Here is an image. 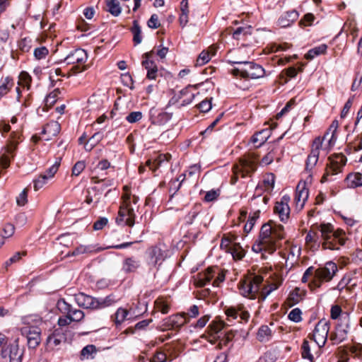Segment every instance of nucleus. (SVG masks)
Returning <instances> with one entry per match:
<instances>
[{"instance_id": "f257e3e1", "label": "nucleus", "mask_w": 362, "mask_h": 362, "mask_svg": "<svg viewBox=\"0 0 362 362\" xmlns=\"http://www.w3.org/2000/svg\"><path fill=\"white\" fill-rule=\"evenodd\" d=\"M337 272V266L333 262H328L325 267L315 269L313 267H308L304 272L301 281L306 283L309 278L312 281L308 286L311 290L320 288L324 281H330Z\"/></svg>"}, {"instance_id": "f03ea898", "label": "nucleus", "mask_w": 362, "mask_h": 362, "mask_svg": "<svg viewBox=\"0 0 362 362\" xmlns=\"http://www.w3.org/2000/svg\"><path fill=\"white\" fill-rule=\"evenodd\" d=\"M323 240L322 244L324 250H339V246L344 245L347 240L345 232L340 228L334 230L331 223H320L317 226Z\"/></svg>"}, {"instance_id": "7ed1b4c3", "label": "nucleus", "mask_w": 362, "mask_h": 362, "mask_svg": "<svg viewBox=\"0 0 362 362\" xmlns=\"http://www.w3.org/2000/svg\"><path fill=\"white\" fill-rule=\"evenodd\" d=\"M334 139V134L329 136V133L327 132L322 137H316L311 145V151L306 160V170H312L317 164L320 153L326 155Z\"/></svg>"}, {"instance_id": "20e7f679", "label": "nucleus", "mask_w": 362, "mask_h": 362, "mask_svg": "<svg viewBox=\"0 0 362 362\" xmlns=\"http://www.w3.org/2000/svg\"><path fill=\"white\" fill-rule=\"evenodd\" d=\"M272 221H269L262 225L259 238L263 242L269 243L270 251L274 252L276 250V242L284 238V228L281 225H272Z\"/></svg>"}, {"instance_id": "39448f33", "label": "nucleus", "mask_w": 362, "mask_h": 362, "mask_svg": "<svg viewBox=\"0 0 362 362\" xmlns=\"http://www.w3.org/2000/svg\"><path fill=\"white\" fill-rule=\"evenodd\" d=\"M233 64H238L240 66L233 69L234 76H240L243 78L257 79L264 76V69L259 64L247 61H230Z\"/></svg>"}, {"instance_id": "423d86ee", "label": "nucleus", "mask_w": 362, "mask_h": 362, "mask_svg": "<svg viewBox=\"0 0 362 362\" xmlns=\"http://www.w3.org/2000/svg\"><path fill=\"white\" fill-rule=\"evenodd\" d=\"M257 162V158L255 155L240 158L239 163L233 166V175L230 179V184L235 185L238 182L239 174L242 177H245L253 173L256 170Z\"/></svg>"}, {"instance_id": "0eeeda50", "label": "nucleus", "mask_w": 362, "mask_h": 362, "mask_svg": "<svg viewBox=\"0 0 362 362\" xmlns=\"http://www.w3.org/2000/svg\"><path fill=\"white\" fill-rule=\"evenodd\" d=\"M123 202L120 205L116 223L118 225L132 227L135 223L136 214L134 209L131 206V197L128 194L122 196Z\"/></svg>"}, {"instance_id": "6e6552de", "label": "nucleus", "mask_w": 362, "mask_h": 362, "mask_svg": "<svg viewBox=\"0 0 362 362\" xmlns=\"http://www.w3.org/2000/svg\"><path fill=\"white\" fill-rule=\"evenodd\" d=\"M329 163L327 165L326 171L322 177V182H328L334 180L332 177L337 175L341 172L345 165L346 158L344 155H337L334 158H329Z\"/></svg>"}, {"instance_id": "1a4fd4ad", "label": "nucleus", "mask_w": 362, "mask_h": 362, "mask_svg": "<svg viewBox=\"0 0 362 362\" xmlns=\"http://www.w3.org/2000/svg\"><path fill=\"white\" fill-rule=\"evenodd\" d=\"M87 59L88 55L84 49L79 48L74 49L68 54L64 60L68 64H78V65H75L71 68V71H73L74 74H77L82 72L87 69L86 66H81L80 65L85 63L87 61Z\"/></svg>"}, {"instance_id": "9d476101", "label": "nucleus", "mask_w": 362, "mask_h": 362, "mask_svg": "<svg viewBox=\"0 0 362 362\" xmlns=\"http://www.w3.org/2000/svg\"><path fill=\"white\" fill-rule=\"evenodd\" d=\"M23 337L27 339L29 349H35L41 342V329L36 326H25L21 329Z\"/></svg>"}, {"instance_id": "9b49d317", "label": "nucleus", "mask_w": 362, "mask_h": 362, "mask_svg": "<svg viewBox=\"0 0 362 362\" xmlns=\"http://www.w3.org/2000/svg\"><path fill=\"white\" fill-rule=\"evenodd\" d=\"M20 136L17 132H12L11 138L4 148V153L0 157V164L3 168H7L10 165L11 158L13 156V152L18 144V139Z\"/></svg>"}, {"instance_id": "f8f14e48", "label": "nucleus", "mask_w": 362, "mask_h": 362, "mask_svg": "<svg viewBox=\"0 0 362 362\" xmlns=\"http://www.w3.org/2000/svg\"><path fill=\"white\" fill-rule=\"evenodd\" d=\"M329 325L325 320H320L315 325L312 339L318 345L319 347H323L327 341Z\"/></svg>"}, {"instance_id": "ddd939ff", "label": "nucleus", "mask_w": 362, "mask_h": 362, "mask_svg": "<svg viewBox=\"0 0 362 362\" xmlns=\"http://www.w3.org/2000/svg\"><path fill=\"white\" fill-rule=\"evenodd\" d=\"M146 253L149 259V264L153 266L160 264L167 256L164 246L161 244L151 246L147 250Z\"/></svg>"}, {"instance_id": "4468645a", "label": "nucleus", "mask_w": 362, "mask_h": 362, "mask_svg": "<svg viewBox=\"0 0 362 362\" xmlns=\"http://www.w3.org/2000/svg\"><path fill=\"white\" fill-rule=\"evenodd\" d=\"M59 309L65 315H68L72 322H80L84 318V313L66 303L64 299L58 302Z\"/></svg>"}, {"instance_id": "2eb2a0df", "label": "nucleus", "mask_w": 362, "mask_h": 362, "mask_svg": "<svg viewBox=\"0 0 362 362\" xmlns=\"http://www.w3.org/2000/svg\"><path fill=\"white\" fill-rule=\"evenodd\" d=\"M290 201V197L288 195H284L281 197L279 202H276L274 211L279 216L281 221L286 223L289 218L290 215V207L288 202Z\"/></svg>"}, {"instance_id": "dca6fc26", "label": "nucleus", "mask_w": 362, "mask_h": 362, "mask_svg": "<svg viewBox=\"0 0 362 362\" xmlns=\"http://www.w3.org/2000/svg\"><path fill=\"white\" fill-rule=\"evenodd\" d=\"M340 322L336 326V332L334 335L331 336V339L338 340L339 342H341L346 339L348 329L349 328V317L348 315L343 317L339 319Z\"/></svg>"}, {"instance_id": "f3484780", "label": "nucleus", "mask_w": 362, "mask_h": 362, "mask_svg": "<svg viewBox=\"0 0 362 362\" xmlns=\"http://www.w3.org/2000/svg\"><path fill=\"white\" fill-rule=\"evenodd\" d=\"M152 52L143 54L142 66L147 71L146 78L149 80H155L158 76V69L156 63L151 60Z\"/></svg>"}, {"instance_id": "a211bd4d", "label": "nucleus", "mask_w": 362, "mask_h": 362, "mask_svg": "<svg viewBox=\"0 0 362 362\" xmlns=\"http://www.w3.org/2000/svg\"><path fill=\"white\" fill-rule=\"evenodd\" d=\"M8 356L10 362H22L23 349H20L18 339L2 351V356Z\"/></svg>"}, {"instance_id": "6ab92c4d", "label": "nucleus", "mask_w": 362, "mask_h": 362, "mask_svg": "<svg viewBox=\"0 0 362 362\" xmlns=\"http://www.w3.org/2000/svg\"><path fill=\"white\" fill-rule=\"evenodd\" d=\"M75 301L79 307L86 309H98V298L79 293L75 295Z\"/></svg>"}, {"instance_id": "aec40b11", "label": "nucleus", "mask_w": 362, "mask_h": 362, "mask_svg": "<svg viewBox=\"0 0 362 362\" xmlns=\"http://www.w3.org/2000/svg\"><path fill=\"white\" fill-rule=\"evenodd\" d=\"M308 189L305 187V182H299L296 187L294 201L298 210H301L308 198Z\"/></svg>"}, {"instance_id": "412c9836", "label": "nucleus", "mask_w": 362, "mask_h": 362, "mask_svg": "<svg viewBox=\"0 0 362 362\" xmlns=\"http://www.w3.org/2000/svg\"><path fill=\"white\" fill-rule=\"evenodd\" d=\"M216 269L209 267L206 271L199 272L194 277V284L197 287H204L215 277Z\"/></svg>"}, {"instance_id": "4be33fe9", "label": "nucleus", "mask_w": 362, "mask_h": 362, "mask_svg": "<svg viewBox=\"0 0 362 362\" xmlns=\"http://www.w3.org/2000/svg\"><path fill=\"white\" fill-rule=\"evenodd\" d=\"M225 313L227 315L228 320L230 318L237 319L240 318L241 320L247 322L250 318V314L247 311L243 310V306L240 305L238 308L235 307L226 308Z\"/></svg>"}, {"instance_id": "5701e85b", "label": "nucleus", "mask_w": 362, "mask_h": 362, "mask_svg": "<svg viewBox=\"0 0 362 362\" xmlns=\"http://www.w3.org/2000/svg\"><path fill=\"white\" fill-rule=\"evenodd\" d=\"M66 341V336L62 328H57L54 330L47 339V344L54 348L59 345L62 341Z\"/></svg>"}, {"instance_id": "b1692460", "label": "nucleus", "mask_w": 362, "mask_h": 362, "mask_svg": "<svg viewBox=\"0 0 362 362\" xmlns=\"http://www.w3.org/2000/svg\"><path fill=\"white\" fill-rule=\"evenodd\" d=\"M270 136L271 129L266 128L256 132L251 137V142L255 145V148H259L268 140Z\"/></svg>"}, {"instance_id": "393cba45", "label": "nucleus", "mask_w": 362, "mask_h": 362, "mask_svg": "<svg viewBox=\"0 0 362 362\" xmlns=\"http://www.w3.org/2000/svg\"><path fill=\"white\" fill-rule=\"evenodd\" d=\"M141 266L139 259L136 257H130L124 259L122 270L124 273L135 272Z\"/></svg>"}, {"instance_id": "a878e982", "label": "nucleus", "mask_w": 362, "mask_h": 362, "mask_svg": "<svg viewBox=\"0 0 362 362\" xmlns=\"http://www.w3.org/2000/svg\"><path fill=\"white\" fill-rule=\"evenodd\" d=\"M168 322L173 329H180L189 322V318L187 317L186 313H182L170 316Z\"/></svg>"}, {"instance_id": "bb28decb", "label": "nucleus", "mask_w": 362, "mask_h": 362, "mask_svg": "<svg viewBox=\"0 0 362 362\" xmlns=\"http://www.w3.org/2000/svg\"><path fill=\"white\" fill-rule=\"evenodd\" d=\"M263 281V277L259 275L254 276L249 279L250 285L247 293H251V299H255L259 292L260 286Z\"/></svg>"}, {"instance_id": "cd10ccee", "label": "nucleus", "mask_w": 362, "mask_h": 362, "mask_svg": "<svg viewBox=\"0 0 362 362\" xmlns=\"http://www.w3.org/2000/svg\"><path fill=\"white\" fill-rule=\"evenodd\" d=\"M61 130V126L58 122L51 121L47 123L42 131V134H47L46 140H50L52 136H57Z\"/></svg>"}, {"instance_id": "c85d7f7f", "label": "nucleus", "mask_w": 362, "mask_h": 362, "mask_svg": "<svg viewBox=\"0 0 362 362\" xmlns=\"http://www.w3.org/2000/svg\"><path fill=\"white\" fill-rule=\"evenodd\" d=\"M298 17V13L296 10H292L286 13L284 16H281L279 19V24L281 27L289 26Z\"/></svg>"}, {"instance_id": "c756f323", "label": "nucleus", "mask_w": 362, "mask_h": 362, "mask_svg": "<svg viewBox=\"0 0 362 362\" xmlns=\"http://www.w3.org/2000/svg\"><path fill=\"white\" fill-rule=\"evenodd\" d=\"M171 158V155L169 153L166 154H160L158 156V157L155 159L153 162H152L151 160H148L146 161V166L149 167V168L152 170H156L158 167L161 166V165L164 162H168Z\"/></svg>"}, {"instance_id": "7c9ffc66", "label": "nucleus", "mask_w": 362, "mask_h": 362, "mask_svg": "<svg viewBox=\"0 0 362 362\" xmlns=\"http://www.w3.org/2000/svg\"><path fill=\"white\" fill-rule=\"evenodd\" d=\"M348 187L355 188L362 185V173H351L345 179Z\"/></svg>"}, {"instance_id": "2f4dec72", "label": "nucleus", "mask_w": 362, "mask_h": 362, "mask_svg": "<svg viewBox=\"0 0 362 362\" xmlns=\"http://www.w3.org/2000/svg\"><path fill=\"white\" fill-rule=\"evenodd\" d=\"M327 46L325 44H322L319 46L315 47L308 52V53L305 54V58L307 59H313L318 55L325 54L327 51Z\"/></svg>"}, {"instance_id": "473e14b6", "label": "nucleus", "mask_w": 362, "mask_h": 362, "mask_svg": "<svg viewBox=\"0 0 362 362\" xmlns=\"http://www.w3.org/2000/svg\"><path fill=\"white\" fill-rule=\"evenodd\" d=\"M272 337V330L267 325H262L257 332V339L261 342L268 341Z\"/></svg>"}, {"instance_id": "72a5a7b5", "label": "nucleus", "mask_w": 362, "mask_h": 362, "mask_svg": "<svg viewBox=\"0 0 362 362\" xmlns=\"http://www.w3.org/2000/svg\"><path fill=\"white\" fill-rule=\"evenodd\" d=\"M131 32L133 34V42L135 45H139L142 41L141 29L139 24L138 21H133V26L131 28Z\"/></svg>"}, {"instance_id": "f704fd0d", "label": "nucleus", "mask_w": 362, "mask_h": 362, "mask_svg": "<svg viewBox=\"0 0 362 362\" xmlns=\"http://www.w3.org/2000/svg\"><path fill=\"white\" fill-rule=\"evenodd\" d=\"M106 6L107 11L112 16H118L121 13L122 8L118 0H106Z\"/></svg>"}, {"instance_id": "c9c22d12", "label": "nucleus", "mask_w": 362, "mask_h": 362, "mask_svg": "<svg viewBox=\"0 0 362 362\" xmlns=\"http://www.w3.org/2000/svg\"><path fill=\"white\" fill-rule=\"evenodd\" d=\"M128 314L129 311L127 309L119 308L112 316V319L117 325H121L127 319Z\"/></svg>"}, {"instance_id": "e433bc0d", "label": "nucleus", "mask_w": 362, "mask_h": 362, "mask_svg": "<svg viewBox=\"0 0 362 362\" xmlns=\"http://www.w3.org/2000/svg\"><path fill=\"white\" fill-rule=\"evenodd\" d=\"M156 308L163 314H167L170 308V303L163 297L158 298L155 301Z\"/></svg>"}, {"instance_id": "4c0bfd02", "label": "nucleus", "mask_w": 362, "mask_h": 362, "mask_svg": "<svg viewBox=\"0 0 362 362\" xmlns=\"http://www.w3.org/2000/svg\"><path fill=\"white\" fill-rule=\"evenodd\" d=\"M252 250L257 253L262 251L268 252L269 254H272L274 252L270 251V245L267 243H264L262 240H259L253 245Z\"/></svg>"}, {"instance_id": "58836bf2", "label": "nucleus", "mask_w": 362, "mask_h": 362, "mask_svg": "<svg viewBox=\"0 0 362 362\" xmlns=\"http://www.w3.org/2000/svg\"><path fill=\"white\" fill-rule=\"evenodd\" d=\"M301 356L302 358L304 359H308L310 362H314V357L313 355L311 354L310 351V347L309 345V342L308 340L305 339L303 341L302 346H301Z\"/></svg>"}, {"instance_id": "ea45409f", "label": "nucleus", "mask_w": 362, "mask_h": 362, "mask_svg": "<svg viewBox=\"0 0 362 362\" xmlns=\"http://www.w3.org/2000/svg\"><path fill=\"white\" fill-rule=\"evenodd\" d=\"M224 327L222 322L212 321L208 326L207 329L211 336L218 334Z\"/></svg>"}, {"instance_id": "a19ab883", "label": "nucleus", "mask_w": 362, "mask_h": 362, "mask_svg": "<svg viewBox=\"0 0 362 362\" xmlns=\"http://www.w3.org/2000/svg\"><path fill=\"white\" fill-rule=\"evenodd\" d=\"M60 90L57 88L47 95L45 100V105L47 107H52L57 100Z\"/></svg>"}, {"instance_id": "79ce46f5", "label": "nucleus", "mask_w": 362, "mask_h": 362, "mask_svg": "<svg viewBox=\"0 0 362 362\" xmlns=\"http://www.w3.org/2000/svg\"><path fill=\"white\" fill-rule=\"evenodd\" d=\"M259 211H257L253 213L252 216L249 217L247 222L245 224V226H244L245 233H249L252 230V229L253 226H255V222H256L257 219L259 218Z\"/></svg>"}, {"instance_id": "37998d69", "label": "nucleus", "mask_w": 362, "mask_h": 362, "mask_svg": "<svg viewBox=\"0 0 362 362\" xmlns=\"http://www.w3.org/2000/svg\"><path fill=\"white\" fill-rule=\"evenodd\" d=\"M13 86V80L9 77L5 78L2 85L0 86V98L5 95L11 89Z\"/></svg>"}, {"instance_id": "c03bdc74", "label": "nucleus", "mask_w": 362, "mask_h": 362, "mask_svg": "<svg viewBox=\"0 0 362 362\" xmlns=\"http://www.w3.org/2000/svg\"><path fill=\"white\" fill-rule=\"evenodd\" d=\"M61 160V157L57 158L54 163L46 170L44 175H47L48 179L53 177L56 174L60 165Z\"/></svg>"}, {"instance_id": "a18cd8bd", "label": "nucleus", "mask_w": 362, "mask_h": 362, "mask_svg": "<svg viewBox=\"0 0 362 362\" xmlns=\"http://www.w3.org/2000/svg\"><path fill=\"white\" fill-rule=\"evenodd\" d=\"M104 137L103 133L101 132H95L89 139V150H92Z\"/></svg>"}, {"instance_id": "49530a36", "label": "nucleus", "mask_w": 362, "mask_h": 362, "mask_svg": "<svg viewBox=\"0 0 362 362\" xmlns=\"http://www.w3.org/2000/svg\"><path fill=\"white\" fill-rule=\"evenodd\" d=\"M211 59L209 52L202 51L196 61V66H202L206 64Z\"/></svg>"}, {"instance_id": "de8ad7c7", "label": "nucleus", "mask_w": 362, "mask_h": 362, "mask_svg": "<svg viewBox=\"0 0 362 362\" xmlns=\"http://www.w3.org/2000/svg\"><path fill=\"white\" fill-rule=\"evenodd\" d=\"M49 179L47 178V175H40L37 179H35L34 182V189L35 191L41 189L47 182Z\"/></svg>"}, {"instance_id": "09e8293b", "label": "nucleus", "mask_w": 362, "mask_h": 362, "mask_svg": "<svg viewBox=\"0 0 362 362\" xmlns=\"http://www.w3.org/2000/svg\"><path fill=\"white\" fill-rule=\"evenodd\" d=\"M31 81L32 78L28 72L24 71L21 72L19 75V84L29 88Z\"/></svg>"}, {"instance_id": "8fccbe9b", "label": "nucleus", "mask_w": 362, "mask_h": 362, "mask_svg": "<svg viewBox=\"0 0 362 362\" xmlns=\"http://www.w3.org/2000/svg\"><path fill=\"white\" fill-rule=\"evenodd\" d=\"M98 309L111 305L115 303L114 298L111 296H106L104 298H98Z\"/></svg>"}, {"instance_id": "3c124183", "label": "nucleus", "mask_w": 362, "mask_h": 362, "mask_svg": "<svg viewBox=\"0 0 362 362\" xmlns=\"http://www.w3.org/2000/svg\"><path fill=\"white\" fill-rule=\"evenodd\" d=\"M302 312L299 308L293 309L288 314V319L295 322H299L302 320Z\"/></svg>"}, {"instance_id": "603ef678", "label": "nucleus", "mask_w": 362, "mask_h": 362, "mask_svg": "<svg viewBox=\"0 0 362 362\" xmlns=\"http://www.w3.org/2000/svg\"><path fill=\"white\" fill-rule=\"evenodd\" d=\"M315 16L313 13H308L304 15L303 18L300 21L299 24L301 27L303 26H310L312 25Z\"/></svg>"}, {"instance_id": "864d4df0", "label": "nucleus", "mask_w": 362, "mask_h": 362, "mask_svg": "<svg viewBox=\"0 0 362 362\" xmlns=\"http://www.w3.org/2000/svg\"><path fill=\"white\" fill-rule=\"evenodd\" d=\"M299 288H296L293 292H291L288 298V301L290 305H293L298 303L301 298L298 293Z\"/></svg>"}, {"instance_id": "5fc2aeb1", "label": "nucleus", "mask_w": 362, "mask_h": 362, "mask_svg": "<svg viewBox=\"0 0 362 362\" xmlns=\"http://www.w3.org/2000/svg\"><path fill=\"white\" fill-rule=\"evenodd\" d=\"M249 279L241 281L239 284V290L240 293L245 297L251 298V293H247L250 285L248 284Z\"/></svg>"}, {"instance_id": "6e6d98bb", "label": "nucleus", "mask_w": 362, "mask_h": 362, "mask_svg": "<svg viewBox=\"0 0 362 362\" xmlns=\"http://www.w3.org/2000/svg\"><path fill=\"white\" fill-rule=\"evenodd\" d=\"M142 117V112L140 111L132 112L126 117V119L129 123H135L139 121Z\"/></svg>"}, {"instance_id": "4d7b16f0", "label": "nucleus", "mask_w": 362, "mask_h": 362, "mask_svg": "<svg viewBox=\"0 0 362 362\" xmlns=\"http://www.w3.org/2000/svg\"><path fill=\"white\" fill-rule=\"evenodd\" d=\"M48 53L49 51L45 47H37L34 50V56L37 59L45 58Z\"/></svg>"}, {"instance_id": "13d9d810", "label": "nucleus", "mask_w": 362, "mask_h": 362, "mask_svg": "<svg viewBox=\"0 0 362 362\" xmlns=\"http://www.w3.org/2000/svg\"><path fill=\"white\" fill-rule=\"evenodd\" d=\"M86 167L85 162L83 160L78 161L75 163L72 168V175L78 176L84 170Z\"/></svg>"}, {"instance_id": "bf43d9fd", "label": "nucleus", "mask_w": 362, "mask_h": 362, "mask_svg": "<svg viewBox=\"0 0 362 362\" xmlns=\"http://www.w3.org/2000/svg\"><path fill=\"white\" fill-rule=\"evenodd\" d=\"M185 179V174H181L175 181L172 182L171 186H170V191L175 190V193L180 188L182 185V182Z\"/></svg>"}, {"instance_id": "052dcab7", "label": "nucleus", "mask_w": 362, "mask_h": 362, "mask_svg": "<svg viewBox=\"0 0 362 362\" xmlns=\"http://www.w3.org/2000/svg\"><path fill=\"white\" fill-rule=\"evenodd\" d=\"M214 269H216L215 276L217 274L216 277L213 281V286L218 287L221 283H222L225 280V274L221 272L217 267H213Z\"/></svg>"}, {"instance_id": "680f3d73", "label": "nucleus", "mask_w": 362, "mask_h": 362, "mask_svg": "<svg viewBox=\"0 0 362 362\" xmlns=\"http://www.w3.org/2000/svg\"><path fill=\"white\" fill-rule=\"evenodd\" d=\"M96 352V348L94 345L90 344L87 345L85 347L83 348L81 350V356H83L85 358H88L89 356H90L92 354Z\"/></svg>"}, {"instance_id": "e2e57ef3", "label": "nucleus", "mask_w": 362, "mask_h": 362, "mask_svg": "<svg viewBox=\"0 0 362 362\" xmlns=\"http://www.w3.org/2000/svg\"><path fill=\"white\" fill-rule=\"evenodd\" d=\"M278 285L276 284H272L267 287H265L262 293H261V298L262 300H264L274 290L277 289Z\"/></svg>"}, {"instance_id": "0e129e2a", "label": "nucleus", "mask_w": 362, "mask_h": 362, "mask_svg": "<svg viewBox=\"0 0 362 362\" xmlns=\"http://www.w3.org/2000/svg\"><path fill=\"white\" fill-rule=\"evenodd\" d=\"M198 109L202 112H207L211 108V100H204L197 105Z\"/></svg>"}, {"instance_id": "69168bd1", "label": "nucleus", "mask_w": 362, "mask_h": 362, "mask_svg": "<svg viewBox=\"0 0 362 362\" xmlns=\"http://www.w3.org/2000/svg\"><path fill=\"white\" fill-rule=\"evenodd\" d=\"M147 25L150 28L156 29L160 27L158 16L157 14L151 15V18L147 22Z\"/></svg>"}, {"instance_id": "338daca9", "label": "nucleus", "mask_w": 362, "mask_h": 362, "mask_svg": "<svg viewBox=\"0 0 362 362\" xmlns=\"http://www.w3.org/2000/svg\"><path fill=\"white\" fill-rule=\"evenodd\" d=\"M121 80L124 86L129 87L131 89H133V79L132 78V76L129 73L122 74Z\"/></svg>"}, {"instance_id": "774afa93", "label": "nucleus", "mask_w": 362, "mask_h": 362, "mask_svg": "<svg viewBox=\"0 0 362 362\" xmlns=\"http://www.w3.org/2000/svg\"><path fill=\"white\" fill-rule=\"evenodd\" d=\"M167 360L166 354L163 351H157L150 359V362H165Z\"/></svg>"}]
</instances>
